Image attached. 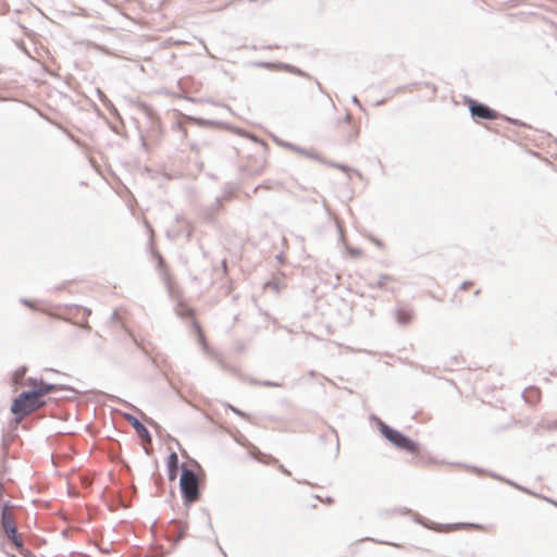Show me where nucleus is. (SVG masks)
Returning a JSON list of instances; mask_svg holds the SVG:
<instances>
[{
	"label": "nucleus",
	"instance_id": "obj_1",
	"mask_svg": "<svg viewBox=\"0 0 557 557\" xmlns=\"http://www.w3.org/2000/svg\"><path fill=\"white\" fill-rule=\"evenodd\" d=\"M27 385L33 391L21 393L11 405V412L16 417V422L38 410L45 405L44 397L54 389L53 385L42 381L29 379Z\"/></svg>",
	"mask_w": 557,
	"mask_h": 557
},
{
	"label": "nucleus",
	"instance_id": "obj_2",
	"mask_svg": "<svg viewBox=\"0 0 557 557\" xmlns=\"http://www.w3.org/2000/svg\"><path fill=\"white\" fill-rule=\"evenodd\" d=\"M381 433L395 446L400 449H404L411 454H417L419 451V446L412 440L408 438L397 430L389 428L388 425L381 423L380 425Z\"/></svg>",
	"mask_w": 557,
	"mask_h": 557
},
{
	"label": "nucleus",
	"instance_id": "obj_3",
	"mask_svg": "<svg viewBox=\"0 0 557 557\" xmlns=\"http://www.w3.org/2000/svg\"><path fill=\"white\" fill-rule=\"evenodd\" d=\"M181 490L187 503H194L199 497L198 479L190 470H184L181 476Z\"/></svg>",
	"mask_w": 557,
	"mask_h": 557
},
{
	"label": "nucleus",
	"instance_id": "obj_4",
	"mask_svg": "<svg viewBox=\"0 0 557 557\" xmlns=\"http://www.w3.org/2000/svg\"><path fill=\"white\" fill-rule=\"evenodd\" d=\"M1 523L8 537L13 542L16 547L23 545V541L17 535V530L13 517L7 507L2 510Z\"/></svg>",
	"mask_w": 557,
	"mask_h": 557
},
{
	"label": "nucleus",
	"instance_id": "obj_5",
	"mask_svg": "<svg viewBox=\"0 0 557 557\" xmlns=\"http://www.w3.org/2000/svg\"><path fill=\"white\" fill-rule=\"evenodd\" d=\"M250 455L253 457V459L263 465L275 466L278 463V460L274 456L263 453L257 447H252L250 449Z\"/></svg>",
	"mask_w": 557,
	"mask_h": 557
},
{
	"label": "nucleus",
	"instance_id": "obj_6",
	"mask_svg": "<svg viewBox=\"0 0 557 557\" xmlns=\"http://www.w3.org/2000/svg\"><path fill=\"white\" fill-rule=\"evenodd\" d=\"M470 112L473 116H478L481 119H492L494 116L491 109L481 103L471 104Z\"/></svg>",
	"mask_w": 557,
	"mask_h": 557
},
{
	"label": "nucleus",
	"instance_id": "obj_7",
	"mask_svg": "<svg viewBox=\"0 0 557 557\" xmlns=\"http://www.w3.org/2000/svg\"><path fill=\"white\" fill-rule=\"evenodd\" d=\"M226 110V107L210 101L203 103V111L209 114L221 116Z\"/></svg>",
	"mask_w": 557,
	"mask_h": 557
},
{
	"label": "nucleus",
	"instance_id": "obj_8",
	"mask_svg": "<svg viewBox=\"0 0 557 557\" xmlns=\"http://www.w3.org/2000/svg\"><path fill=\"white\" fill-rule=\"evenodd\" d=\"M395 317L398 323L408 324L412 321L413 314L409 309L400 308L395 312Z\"/></svg>",
	"mask_w": 557,
	"mask_h": 557
},
{
	"label": "nucleus",
	"instance_id": "obj_9",
	"mask_svg": "<svg viewBox=\"0 0 557 557\" xmlns=\"http://www.w3.org/2000/svg\"><path fill=\"white\" fill-rule=\"evenodd\" d=\"M396 283V280L394 276L389 274L381 275L377 280L376 286L380 288L394 290V284Z\"/></svg>",
	"mask_w": 557,
	"mask_h": 557
},
{
	"label": "nucleus",
	"instance_id": "obj_10",
	"mask_svg": "<svg viewBox=\"0 0 557 557\" xmlns=\"http://www.w3.org/2000/svg\"><path fill=\"white\" fill-rule=\"evenodd\" d=\"M177 455L175 453H172L170 456H169V459H168V467H169V479L170 480H174L175 476H176V472H177Z\"/></svg>",
	"mask_w": 557,
	"mask_h": 557
},
{
	"label": "nucleus",
	"instance_id": "obj_11",
	"mask_svg": "<svg viewBox=\"0 0 557 557\" xmlns=\"http://www.w3.org/2000/svg\"><path fill=\"white\" fill-rule=\"evenodd\" d=\"M131 422L139 436L147 437L148 440H150L149 432L143 423H140L137 419L134 418L132 419Z\"/></svg>",
	"mask_w": 557,
	"mask_h": 557
},
{
	"label": "nucleus",
	"instance_id": "obj_12",
	"mask_svg": "<svg viewBox=\"0 0 557 557\" xmlns=\"http://www.w3.org/2000/svg\"><path fill=\"white\" fill-rule=\"evenodd\" d=\"M525 397L528 399L532 398L537 400L540 398V391L537 388H530L525 392Z\"/></svg>",
	"mask_w": 557,
	"mask_h": 557
},
{
	"label": "nucleus",
	"instance_id": "obj_13",
	"mask_svg": "<svg viewBox=\"0 0 557 557\" xmlns=\"http://www.w3.org/2000/svg\"><path fill=\"white\" fill-rule=\"evenodd\" d=\"M278 469L281 472H283L284 474L286 475H290V472L283 466V465H278Z\"/></svg>",
	"mask_w": 557,
	"mask_h": 557
},
{
	"label": "nucleus",
	"instance_id": "obj_14",
	"mask_svg": "<svg viewBox=\"0 0 557 557\" xmlns=\"http://www.w3.org/2000/svg\"><path fill=\"white\" fill-rule=\"evenodd\" d=\"M23 374H24V371H21V372H20V371H16V372H15L14 377H15V382H16V383H17V380H18L20 377H22V376H23Z\"/></svg>",
	"mask_w": 557,
	"mask_h": 557
},
{
	"label": "nucleus",
	"instance_id": "obj_15",
	"mask_svg": "<svg viewBox=\"0 0 557 557\" xmlns=\"http://www.w3.org/2000/svg\"><path fill=\"white\" fill-rule=\"evenodd\" d=\"M97 92L99 94V96H102L101 90L97 89Z\"/></svg>",
	"mask_w": 557,
	"mask_h": 557
}]
</instances>
